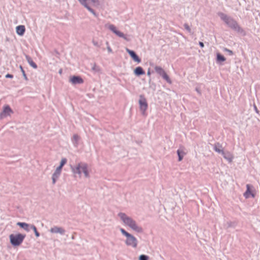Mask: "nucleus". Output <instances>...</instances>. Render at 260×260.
I'll use <instances>...</instances> for the list:
<instances>
[{"label":"nucleus","mask_w":260,"mask_h":260,"mask_svg":"<svg viewBox=\"0 0 260 260\" xmlns=\"http://www.w3.org/2000/svg\"><path fill=\"white\" fill-rule=\"evenodd\" d=\"M118 217L122 221L123 223L126 226H128L132 230L137 233H142L143 230L141 226H139L136 221L131 217L127 215L125 213L120 212L118 214Z\"/></svg>","instance_id":"f03ea898"},{"label":"nucleus","mask_w":260,"mask_h":260,"mask_svg":"<svg viewBox=\"0 0 260 260\" xmlns=\"http://www.w3.org/2000/svg\"><path fill=\"white\" fill-rule=\"evenodd\" d=\"M25 30V28L24 25H19L16 27V32L20 36L23 35Z\"/></svg>","instance_id":"6ab92c4d"},{"label":"nucleus","mask_w":260,"mask_h":260,"mask_svg":"<svg viewBox=\"0 0 260 260\" xmlns=\"http://www.w3.org/2000/svg\"><path fill=\"white\" fill-rule=\"evenodd\" d=\"M71 170L75 177L81 178L83 173L85 178H90L88 164L84 162H79L74 166H71Z\"/></svg>","instance_id":"f257e3e1"},{"label":"nucleus","mask_w":260,"mask_h":260,"mask_svg":"<svg viewBox=\"0 0 260 260\" xmlns=\"http://www.w3.org/2000/svg\"><path fill=\"white\" fill-rule=\"evenodd\" d=\"M31 229H32V230L34 231L36 236L37 237H39L40 236V234L37 231L36 227L34 225H31Z\"/></svg>","instance_id":"bb28decb"},{"label":"nucleus","mask_w":260,"mask_h":260,"mask_svg":"<svg viewBox=\"0 0 260 260\" xmlns=\"http://www.w3.org/2000/svg\"><path fill=\"white\" fill-rule=\"evenodd\" d=\"M93 44L97 47H100V45L98 44V43L94 40L92 41Z\"/></svg>","instance_id":"72a5a7b5"},{"label":"nucleus","mask_w":260,"mask_h":260,"mask_svg":"<svg viewBox=\"0 0 260 260\" xmlns=\"http://www.w3.org/2000/svg\"><path fill=\"white\" fill-rule=\"evenodd\" d=\"M199 45L202 47L203 48L204 47V44L202 42H199Z\"/></svg>","instance_id":"c9c22d12"},{"label":"nucleus","mask_w":260,"mask_h":260,"mask_svg":"<svg viewBox=\"0 0 260 260\" xmlns=\"http://www.w3.org/2000/svg\"><path fill=\"white\" fill-rule=\"evenodd\" d=\"M71 238H72V239H75V237H74V236H72Z\"/></svg>","instance_id":"79ce46f5"},{"label":"nucleus","mask_w":260,"mask_h":260,"mask_svg":"<svg viewBox=\"0 0 260 260\" xmlns=\"http://www.w3.org/2000/svg\"><path fill=\"white\" fill-rule=\"evenodd\" d=\"M78 1L94 16H97L92 7L98 6L100 5L99 0H78Z\"/></svg>","instance_id":"39448f33"},{"label":"nucleus","mask_w":260,"mask_h":260,"mask_svg":"<svg viewBox=\"0 0 260 260\" xmlns=\"http://www.w3.org/2000/svg\"><path fill=\"white\" fill-rule=\"evenodd\" d=\"M154 69L155 72L161 76L165 73V71L163 70V69L159 66H155Z\"/></svg>","instance_id":"5701e85b"},{"label":"nucleus","mask_w":260,"mask_h":260,"mask_svg":"<svg viewBox=\"0 0 260 260\" xmlns=\"http://www.w3.org/2000/svg\"><path fill=\"white\" fill-rule=\"evenodd\" d=\"M149 257L148 256L144 254H141L139 257V260H148Z\"/></svg>","instance_id":"cd10ccee"},{"label":"nucleus","mask_w":260,"mask_h":260,"mask_svg":"<svg viewBox=\"0 0 260 260\" xmlns=\"http://www.w3.org/2000/svg\"><path fill=\"white\" fill-rule=\"evenodd\" d=\"M13 113L12 110L9 105H6L3 107V111L0 113V119H2L10 116Z\"/></svg>","instance_id":"1a4fd4ad"},{"label":"nucleus","mask_w":260,"mask_h":260,"mask_svg":"<svg viewBox=\"0 0 260 260\" xmlns=\"http://www.w3.org/2000/svg\"><path fill=\"white\" fill-rule=\"evenodd\" d=\"M79 140V137L77 134H74L73 137L72 141L74 145L77 146L78 144V141Z\"/></svg>","instance_id":"b1692460"},{"label":"nucleus","mask_w":260,"mask_h":260,"mask_svg":"<svg viewBox=\"0 0 260 260\" xmlns=\"http://www.w3.org/2000/svg\"><path fill=\"white\" fill-rule=\"evenodd\" d=\"M253 188V186L250 184L246 185V191L244 193V196L246 199L249 198L250 195L252 196V198H254L255 195L253 193H252L251 191V188Z\"/></svg>","instance_id":"ddd939ff"},{"label":"nucleus","mask_w":260,"mask_h":260,"mask_svg":"<svg viewBox=\"0 0 260 260\" xmlns=\"http://www.w3.org/2000/svg\"><path fill=\"white\" fill-rule=\"evenodd\" d=\"M25 56L26 59L27 61L31 67H32L34 69H37L38 67L37 65L36 64V63L35 62H34L33 61L31 58L27 55H25Z\"/></svg>","instance_id":"a211bd4d"},{"label":"nucleus","mask_w":260,"mask_h":260,"mask_svg":"<svg viewBox=\"0 0 260 260\" xmlns=\"http://www.w3.org/2000/svg\"><path fill=\"white\" fill-rule=\"evenodd\" d=\"M214 150L218 153H222L223 152L222 146L219 143H216L214 145Z\"/></svg>","instance_id":"dca6fc26"},{"label":"nucleus","mask_w":260,"mask_h":260,"mask_svg":"<svg viewBox=\"0 0 260 260\" xmlns=\"http://www.w3.org/2000/svg\"><path fill=\"white\" fill-rule=\"evenodd\" d=\"M196 90L198 92V93H199L200 94H201V92L200 91V90L198 88H196Z\"/></svg>","instance_id":"4c0bfd02"},{"label":"nucleus","mask_w":260,"mask_h":260,"mask_svg":"<svg viewBox=\"0 0 260 260\" xmlns=\"http://www.w3.org/2000/svg\"><path fill=\"white\" fill-rule=\"evenodd\" d=\"M126 51L135 61L138 63H140L141 61V59L134 51L128 48H126Z\"/></svg>","instance_id":"9b49d317"},{"label":"nucleus","mask_w":260,"mask_h":260,"mask_svg":"<svg viewBox=\"0 0 260 260\" xmlns=\"http://www.w3.org/2000/svg\"><path fill=\"white\" fill-rule=\"evenodd\" d=\"M218 15L230 28L238 33L245 34L244 30L239 26L238 22L234 19L222 12L218 13Z\"/></svg>","instance_id":"7ed1b4c3"},{"label":"nucleus","mask_w":260,"mask_h":260,"mask_svg":"<svg viewBox=\"0 0 260 260\" xmlns=\"http://www.w3.org/2000/svg\"><path fill=\"white\" fill-rule=\"evenodd\" d=\"M221 154H222L223 157L225 159H226L229 162H231L233 161L234 157L230 152H224L223 151V153H222Z\"/></svg>","instance_id":"2eb2a0df"},{"label":"nucleus","mask_w":260,"mask_h":260,"mask_svg":"<svg viewBox=\"0 0 260 260\" xmlns=\"http://www.w3.org/2000/svg\"><path fill=\"white\" fill-rule=\"evenodd\" d=\"M25 237V235L21 234H11L9 236L10 243L14 246L20 245Z\"/></svg>","instance_id":"423d86ee"},{"label":"nucleus","mask_w":260,"mask_h":260,"mask_svg":"<svg viewBox=\"0 0 260 260\" xmlns=\"http://www.w3.org/2000/svg\"><path fill=\"white\" fill-rule=\"evenodd\" d=\"M223 51H225V52H227L230 55H233V52L232 50H230V49H229L228 48H224L223 49Z\"/></svg>","instance_id":"c756f323"},{"label":"nucleus","mask_w":260,"mask_h":260,"mask_svg":"<svg viewBox=\"0 0 260 260\" xmlns=\"http://www.w3.org/2000/svg\"><path fill=\"white\" fill-rule=\"evenodd\" d=\"M105 26L119 37L122 38L127 41H129V39H128L123 32L118 30L116 26L113 24H107Z\"/></svg>","instance_id":"0eeeda50"},{"label":"nucleus","mask_w":260,"mask_h":260,"mask_svg":"<svg viewBox=\"0 0 260 260\" xmlns=\"http://www.w3.org/2000/svg\"><path fill=\"white\" fill-rule=\"evenodd\" d=\"M70 82L73 85L80 84L83 83V80L79 76H74L70 78Z\"/></svg>","instance_id":"f8f14e48"},{"label":"nucleus","mask_w":260,"mask_h":260,"mask_svg":"<svg viewBox=\"0 0 260 260\" xmlns=\"http://www.w3.org/2000/svg\"><path fill=\"white\" fill-rule=\"evenodd\" d=\"M61 172L55 170L54 172L52 174V183L54 185L56 183V181L59 178Z\"/></svg>","instance_id":"4468645a"},{"label":"nucleus","mask_w":260,"mask_h":260,"mask_svg":"<svg viewBox=\"0 0 260 260\" xmlns=\"http://www.w3.org/2000/svg\"><path fill=\"white\" fill-rule=\"evenodd\" d=\"M134 72V74L136 76H138L142 75H144L145 74V72L144 71V70L142 69V68L141 67H137L135 69Z\"/></svg>","instance_id":"aec40b11"},{"label":"nucleus","mask_w":260,"mask_h":260,"mask_svg":"<svg viewBox=\"0 0 260 260\" xmlns=\"http://www.w3.org/2000/svg\"><path fill=\"white\" fill-rule=\"evenodd\" d=\"M184 27L189 33H191V29L187 23L184 24Z\"/></svg>","instance_id":"7c9ffc66"},{"label":"nucleus","mask_w":260,"mask_h":260,"mask_svg":"<svg viewBox=\"0 0 260 260\" xmlns=\"http://www.w3.org/2000/svg\"><path fill=\"white\" fill-rule=\"evenodd\" d=\"M92 70L94 71H95V72L98 71V70L97 69V67H96V66L95 63L93 64V67H92Z\"/></svg>","instance_id":"2f4dec72"},{"label":"nucleus","mask_w":260,"mask_h":260,"mask_svg":"<svg viewBox=\"0 0 260 260\" xmlns=\"http://www.w3.org/2000/svg\"><path fill=\"white\" fill-rule=\"evenodd\" d=\"M106 45H107V46H109V43H108V42H106Z\"/></svg>","instance_id":"a19ab883"},{"label":"nucleus","mask_w":260,"mask_h":260,"mask_svg":"<svg viewBox=\"0 0 260 260\" xmlns=\"http://www.w3.org/2000/svg\"><path fill=\"white\" fill-rule=\"evenodd\" d=\"M62 69H60V70H59V71L58 73H59V74L60 75H61V74H62Z\"/></svg>","instance_id":"58836bf2"},{"label":"nucleus","mask_w":260,"mask_h":260,"mask_svg":"<svg viewBox=\"0 0 260 260\" xmlns=\"http://www.w3.org/2000/svg\"><path fill=\"white\" fill-rule=\"evenodd\" d=\"M67 160L66 158L61 159L59 166L55 170L61 172L62 167L67 163Z\"/></svg>","instance_id":"412c9836"},{"label":"nucleus","mask_w":260,"mask_h":260,"mask_svg":"<svg viewBox=\"0 0 260 260\" xmlns=\"http://www.w3.org/2000/svg\"><path fill=\"white\" fill-rule=\"evenodd\" d=\"M162 77L168 82L169 83V84H171L172 83V81L171 80V79H170L169 77L168 76V75L166 74V73L165 72L163 75L162 76Z\"/></svg>","instance_id":"393cba45"},{"label":"nucleus","mask_w":260,"mask_h":260,"mask_svg":"<svg viewBox=\"0 0 260 260\" xmlns=\"http://www.w3.org/2000/svg\"><path fill=\"white\" fill-rule=\"evenodd\" d=\"M5 77L7 78H13V76L12 75L9 74H7Z\"/></svg>","instance_id":"473e14b6"},{"label":"nucleus","mask_w":260,"mask_h":260,"mask_svg":"<svg viewBox=\"0 0 260 260\" xmlns=\"http://www.w3.org/2000/svg\"><path fill=\"white\" fill-rule=\"evenodd\" d=\"M217 60L218 61H224L225 60V58L220 53L217 54Z\"/></svg>","instance_id":"a878e982"},{"label":"nucleus","mask_w":260,"mask_h":260,"mask_svg":"<svg viewBox=\"0 0 260 260\" xmlns=\"http://www.w3.org/2000/svg\"><path fill=\"white\" fill-rule=\"evenodd\" d=\"M19 68H20V70H21V72H22V75H23V77H24V79H25V80H26V81H27V80H28V78H27V76H26V74H25V71H24V70H23V69L22 67L21 66H20Z\"/></svg>","instance_id":"c85d7f7f"},{"label":"nucleus","mask_w":260,"mask_h":260,"mask_svg":"<svg viewBox=\"0 0 260 260\" xmlns=\"http://www.w3.org/2000/svg\"><path fill=\"white\" fill-rule=\"evenodd\" d=\"M254 109H255V110L256 111V112L257 113H258V111H257V108H256V107L255 106H254Z\"/></svg>","instance_id":"ea45409f"},{"label":"nucleus","mask_w":260,"mask_h":260,"mask_svg":"<svg viewBox=\"0 0 260 260\" xmlns=\"http://www.w3.org/2000/svg\"><path fill=\"white\" fill-rule=\"evenodd\" d=\"M147 75L148 76H150V75H151V72L150 71V69H148V72L147 73Z\"/></svg>","instance_id":"e433bc0d"},{"label":"nucleus","mask_w":260,"mask_h":260,"mask_svg":"<svg viewBox=\"0 0 260 260\" xmlns=\"http://www.w3.org/2000/svg\"><path fill=\"white\" fill-rule=\"evenodd\" d=\"M107 48L108 51L109 53H111V52H112V49L111 48V47H110L109 46H108L107 47Z\"/></svg>","instance_id":"f704fd0d"},{"label":"nucleus","mask_w":260,"mask_h":260,"mask_svg":"<svg viewBox=\"0 0 260 260\" xmlns=\"http://www.w3.org/2000/svg\"><path fill=\"white\" fill-rule=\"evenodd\" d=\"M140 110L142 111V114L144 115L145 111L148 108V104L146 98L143 95H140L139 100Z\"/></svg>","instance_id":"6e6552de"},{"label":"nucleus","mask_w":260,"mask_h":260,"mask_svg":"<svg viewBox=\"0 0 260 260\" xmlns=\"http://www.w3.org/2000/svg\"><path fill=\"white\" fill-rule=\"evenodd\" d=\"M50 232L53 234H59L62 235L64 234L66 231L62 227L54 226L50 229Z\"/></svg>","instance_id":"9d476101"},{"label":"nucleus","mask_w":260,"mask_h":260,"mask_svg":"<svg viewBox=\"0 0 260 260\" xmlns=\"http://www.w3.org/2000/svg\"><path fill=\"white\" fill-rule=\"evenodd\" d=\"M177 155L178 156V161H180L182 160L184 156L185 155V152L184 151V148L182 147L180 149H179L177 151Z\"/></svg>","instance_id":"f3484780"},{"label":"nucleus","mask_w":260,"mask_h":260,"mask_svg":"<svg viewBox=\"0 0 260 260\" xmlns=\"http://www.w3.org/2000/svg\"><path fill=\"white\" fill-rule=\"evenodd\" d=\"M17 225H19L21 228H23L24 230H25L27 232H28L29 231V229L28 228L29 224L26 223L18 222L17 223Z\"/></svg>","instance_id":"4be33fe9"},{"label":"nucleus","mask_w":260,"mask_h":260,"mask_svg":"<svg viewBox=\"0 0 260 260\" xmlns=\"http://www.w3.org/2000/svg\"><path fill=\"white\" fill-rule=\"evenodd\" d=\"M120 231L121 234L126 238L125 241V244L127 246H131L134 248H136L138 243L137 238L122 228L120 229Z\"/></svg>","instance_id":"20e7f679"}]
</instances>
